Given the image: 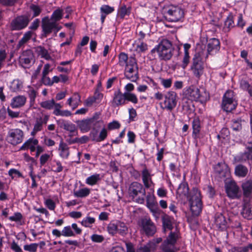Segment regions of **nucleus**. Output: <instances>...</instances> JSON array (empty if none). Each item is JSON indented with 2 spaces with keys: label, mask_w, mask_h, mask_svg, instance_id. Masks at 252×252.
<instances>
[{
  "label": "nucleus",
  "mask_w": 252,
  "mask_h": 252,
  "mask_svg": "<svg viewBox=\"0 0 252 252\" xmlns=\"http://www.w3.org/2000/svg\"><path fill=\"white\" fill-rule=\"evenodd\" d=\"M175 51V48L172 42L167 39H163L151 50L150 54L154 57V54L157 52L160 60L167 61L171 60Z\"/></svg>",
  "instance_id": "nucleus-1"
},
{
  "label": "nucleus",
  "mask_w": 252,
  "mask_h": 252,
  "mask_svg": "<svg viewBox=\"0 0 252 252\" xmlns=\"http://www.w3.org/2000/svg\"><path fill=\"white\" fill-rule=\"evenodd\" d=\"M126 101L136 104L138 103V98L134 94L128 92L123 93L119 89L114 93L113 99L111 101V105L114 107L122 106L126 104Z\"/></svg>",
  "instance_id": "nucleus-2"
},
{
  "label": "nucleus",
  "mask_w": 252,
  "mask_h": 252,
  "mask_svg": "<svg viewBox=\"0 0 252 252\" xmlns=\"http://www.w3.org/2000/svg\"><path fill=\"white\" fill-rule=\"evenodd\" d=\"M188 197L192 215L194 216L199 215L202 208L200 192L197 188H194L191 190L189 196H188Z\"/></svg>",
  "instance_id": "nucleus-3"
},
{
  "label": "nucleus",
  "mask_w": 252,
  "mask_h": 252,
  "mask_svg": "<svg viewBox=\"0 0 252 252\" xmlns=\"http://www.w3.org/2000/svg\"><path fill=\"white\" fill-rule=\"evenodd\" d=\"M165 19L170 22L183 21L184 18V11L180 7L170 5L164 9Z\"/></svg>",
  "instance_id": "nucleus-4"
},
{
  "label": "nucleus",
  "mask_w": 252,
  "mask_h": 252,
  "mask_svg": "<svg viewBox=\"0 0 252 252\" xmlns=\"http://www.w3.org/2000/svg\"><path fill=\"white\" fill-rule=\"evenodd\" d=\"M186 94L192 101H198L203 103L209 99V94L205 91L201 92L194 86H189L186 91Z\"/></svg>",
  "instance_id": "nucleus-5"
},
{
  "label": "nucleus",
  "mask_w": 252,
  "mask_h": 252,
  "mask_svg": "<svg viewBox=\"0 0 252 252\" xmlns=\"http://www.w3.org/2000/svg\"><path fill=\"white\" fill-rule=\"evenodd\" d=\"M203 53L201 52H196L192 58L190 69L193 75L199 79L204 72V65L202 62Z\"/></svg>",
  "instance_id": "nucleus-6"
},
{
  "label": "nucleus",
  "mask_w": 252,
  "mask_h": 252,
  "mask_svg": "<svg viewBox=\"0 0 252 252\" xmlns=\"http://www.w3.org/2000/svg\"><path fill=\"white\" fill-rule=\"evenodd\" d=\"M125 76L132 82H136L139 78L137 63L136 59L132 57L129 58L127 64L125 67Z\"/></svg>",
  "instance_id": "nucleus-7"
},
{
  "label": "nucleus",
  "mask_w": 252,
  "mask_h": 252,
  "mask_svg": "<svg viewBox=\"0 0 252 252\" xmlns=\"http://www.w3.org/2000/svg\"><path fill=\"white\" fill-rule=\"evenodd\" d=\"M237 105V101L235 97L234 93L231 90H228L224 94L221 108L222 110L227 112H231L234 110Z\"/></svg>",
  "instance_id": "nucleus-8"
},
{
  "label": "nucleus",
  "mask_w": 252,
  "mask_h": 252,
  "mask_svg": "<svg viewBox=\"0 0 252 252\" xmlns=\"http://www.w3.org/2000/svg\"><path fill=\"white\" fill-rule=\"evenodd\" d=\"M24 137L23 131L20 129L16 128L8 132L6 140L9 144L15 146L23 141Z\"/></svg>",
  "instance_id": "nucleus-9"
},
{
  "label": "nucleus",
  "mask_w": 252,
  "mask_h": 252,
  "mask_svg": "<svg viewBox=\"0 0 252 252\" xmlns=\"http://www.w3.org/2000/svg\"><path fill=\"white\" fill-rule=\"evenodd\" d=\"M34 62V56L31 50L23 51L19 57V63L24 68H29Z\"/></svg>",
  "instance_id": "nucleus-10"
},
{
  "label": "nucleus",
  "mask_w": 252,
  "mask_h": 252,
  "mask_svg": "<svg viewBox=\"0 0 252 252\" xmlns=\"http://www.w3.org/2000/svg\"><path fill=\"white\" fill-rule=\"evenodd\" d=\"M177 94L173 91H169L164 95V101L163 104L164 107L162 109H165L168 110H172L177 105Z\"/></svg>",
  "instance_id": "nucleus-11"
},
{
  "label": "nucleus",
  "mask_w": 252,
  "mask_h": 252,
  "mask_svg": "<svg viewBox=\"0 0 252 252\" xmlns=\"http://www.w3.org/2000/svg\"><path fill=\"white\" fill-rule=\"evenodd\" d=\"M28 16L21 15L17 17L11 22V26L13 30H21L25 28L30 22Z\"/></svg>",
  "instance_id": "nucleus-12"
},
{
  "label": "nucleus",
  "mask_w": 252,
  "mask_h": 252,
  "mask_svg": "<svg viewBox=\"0 0 252 252\" xmlns=\"http://www.w3.org/2000/svg\"><path fill=\"white\" fill-rule=\"evenodd\" d=\"M128 193L129 197L134 199L140 193L145 195L146 190L141 183L137 182H133L130 185L128 188Z\"/></svg>",
  "instance_id": "nucleus-13"
},
{
  "label": "nucleus",
  "mask_w": 252,
  "mask_h": 252,
  "mask_svg": "<svg viewBox=\"0 0 252 252\" xmlns=\"http://www.w3.org/2000/svg\"><path fill=\"white\" fill-rule=\"evenodd\" d=\"M215 173L220 179H224L230 175L228 166L225 162H219L214 167Z\"/></svg>",
  "instance_id": "nucleus-14"
},
{
  "label": "nucleus",
  "mask_w": 252,
  "mask_h": 252,
  "mask_svg": "<svg viewBox=\"0 0 252 252\" xmlns=\"http://www.w3.org/2000/svg\"><path fill=\"white\" fill-rule=\"evenodd\" d=\"M220 49V41L215 38L210 39L207 44V51L205 58H207L209 55H213L216 54Z\"/></svg>",
  "instance_id": "nucleus-15"
},
{
  "label": "nucleus",
  "mask_w": 252,
  "mask_h": 252,
  "mask_svg": "<svg viewBox=\"0 0 252 252\" xmlns=\"http://www.w3.org/2000/svg\"><path fill=\"white\" fill-rule=\"evenodd\" d=\"M142 226L145 234L148 236H153L157 231L155 225L150 219H143Z\"/></svg>",
  "instance_id": "nucleus-16"
},
{
  "label": "nucleus",
  "mask_w": 252,
  "mask_h": 252,
  "mask_svg": "<svg viewBox=\"0 0 252 252\" xmlns=\"http://www.w3.org/2000/svg\"><path fill=\"white\" fill-rule=\"evenodd\" d=\"M57 26L55 22H50L48 17H45L42 20V28L45 36L52 32V30Z\"/></svg>",
  "instance_id": "nucleus-17"
},
{
  "label": "nucleus",
  "mask_w": 252,
  "mask_h": 252,
  "mask_svg": "<svg viewBox=\"0 0 252 252\" xmlns=\"http://www.w3.org/2000/svg\"><path fill=\"white\" fill-rule=\"evenodd\" d=\"M48 120L49 117L47 115H45L44 118L41 117L36 118L31 135L34 136L37 132L41 131L42 129L43 125H46Z\"/></svg>",
  "instance_id": "nucleus-18"
},
{
  "label": "nucleus",
  "mask_w": 252,
  "mask_h": 252,
  "mask_svg": "<svg viewBox=\"0 0 252 252\" xmlns=\"http://www.w3.org/2000/svg\"><path fill=\"white\" fill-rule=\"evenodd\" d=\"M226 191L229 197L236 198L238 196L239 188L235 182H230L226 186Z\"/></svg>",
  "instance_id": "nucleus-19"
},
{
  "label": "nucleus",
  "mask_w": 252,
  "mask_h": 252,
  "mask_svg": "<svg viewBox=\"0 0 252 252\" xmlns=\"http://www.w3.org/2000/svg\"><path fill=\"white\" fill-rule=\"evenodd\" d=\"M241 188L244 196L249 197L252 193V178L246 179L242 183Z\"/></svg>",
  "instance_id": "nucleus-20"
},
{
  "label": "nucleus",
  "mask_w": 252,
  "mask_h": 252,
  "mask_svg": "<svg viewBox=\"0 0 252 252\" xmlns=\"http://www.w3.org/2000/svg\"><path fill=\"white\" fill-rule=\"evenodd\" d=\"M215 220L216 225L220 230L223 231L226 229L227 227V221L222 214H216Z\"/></svg>",
  "instance_id": "nucleus-21"
},
{
  "label": "nucleus",
  "mask_w": 252,
  "mask_h": 252,
  "mask_svg": "<svg viewBox=\"0 0 252 252\" xmlns=\"http://www.w3.org/2000/svg\"><path fill=\"white\" fill-rule=\"evenodd\" d=\"M57 123L61 128L69 131L72 133V135H74L75 132L77 133L76 127L74 124L63 120H59L57 121Z\"/></svg>",
  "instance_id": "nucleus-22"
},
{
  "label": "nucleus",
  "mask_w": 252,
  "mask_h": 252,
  "mask_svg": "<svg viewBox=\"0 0 252 252\" xmlns=\"http://www.w3.org/2000/svg\"><path fill=\"white\" fill-rule=\"evenodd\" d=\"M142 179L144 187L146 189H149L154 184L152 179V175L147 168H145L141 173Z\"/></svg>",
  "instance_id": "nucleus-23"
},
{
  "label": "nucleus",
  "mask_w": 252,
  "mask_h": 252,
  "mask_svg": "<svg viewBox=\"0 0 252 252\" xmlns=\"http://www.w3.org/2000/svg\"><path fill=\"white\" fill-rule=\"evenodd\" d=\"M193 129L192 137L194 139L199 138V133L201 130L200 121L198 117H195L192 122Z\"/></svg>",
  "instance_id": "nucleus-24"
},
{
  "label": "nucleus",
  "mask_w": 252,
  "mask_h": 252,
  "mask_svg": "<svg viewBox=\"0 0 252 252\" xmlns=\"http://www.w3.org/2000/svg\"><path fill=\"white\" fill-rule=\"evenodd\" d=\"M27 100L26 97L24 95H18L14 97L10 103L13 108H19L23 106Z\"/></svg>",
  "instance_id": "nucleus-25"
},
{
  "label": "nucleus",
  "mask_w": 252,
  "mask_h": 252,
  "mask_svg": "<svg viewBox=\"0 0 252 252\" xmlns=\"http://www.w3.org/2000/svg\"><path fill=\"white\" fill-rule=\"evenodd\" d=\"M38 141L36 139L30 138L27 140L20 148V150H25L30 149L31 152H34L36 150L35 146L38 145Z\"/></svg>",
  "instance_id": "nucleus-26"
},
{
  "label": "nucleus",
  "mask_w": 252,
  "mask_h": 252,
  "mask_svg": "<svg viewBox=\"0 0 252 252\" xmlns=\"http://www.w3.org/2000/svg\"><path fill=\"white\" fill-rule=\"evenodd\" d=\"M67 104L72 110L76 108L81 103V96L78 93H74L72 97L67 99Z\"/></svg>",
  "instance_id": "nucleus-27"
},
{
  "label": "nucleus",
  "mask_w": 252,
  "mask_h": 252,
  "mask_svg": "<svg viewBox=\"0 0 252 252\" xmlns=\"http://www.w3.org/2000/svg\"><path fill=\"white\" fill-rule=\"evenodd\" d=\"M252 159V142H249L246 145V151L241 154L240 159L246 161Z\"/></svg>",
  "instance_id": "nucleus-28"
},
{
  "label": "nucleus",
  "mask_w": 252,
  "mask_h": 252,
  "mask_svg": "<svg viewBox=\"0 0 252 252\" xmlns=\"http://www.w3.org/2000/svg\"><path fill=\"white\" fill-rule=\"evenodd\" d=\"M241 214L244 218L247 220L252 219V210L251 203L246 202L244 203Z\"/></svg>",
  "instance_id": "nucleus-29"
},
{
  "label": "nucleus",
  "mask_w": 252,
  "mask_h": 252,
  "mask_svg": "<svg viewBox=\"0 0 252 252\" xmlns=\"http://www.w3.org/2000/svg\"><path fill=\"white\" fill-rule=\"evenodd\" d=\"M62 105L60 103H57L53 112L54 115L62 117H68L71 115V113L69 110H62Z\"/></svg>",
  "instance_id": "nucleus-30"
},
{
  "label": "nucleus",
  "mask_w": 252,
  "mask_h": 252,
  "mask_svg": "<svg viewBox=\"0 0 252 252\" xmlns=\"http://www.w3.org/2000/svg\"><path fill=\"white\" fill-rule=\"evenodd\" d=\"M174 219L172 217L165 214L162 217V221L163 226L164 229H167L171 230L173 228V222Z\"/></svg>",
  "instance_id": "nucleus-31"
},
{
  "label": "nucleus",
  "mask_w": 252,
  "mask_h": 252,
  "mask_svg": "<svg viewBox=\"0 0 252 252\" xmlns=\"http://www.w3.org/2000/svg\"><path fill=\"white\" fill-rule=\"evenodd\" d=\"M93 122L89 119H86L80 121L78 123V126L83 132H88L92 127Z\"/></svg>",
  "instance_id": "nucleus-32"
},
{
  "label": "nucleus",
  "mask_w": 252,
  "mask_h": 252,
  "mask_svg": "<svg viewBox=\"0 0 252 252\" xmlns=\"http://www.w3.org/2000/svg\"><path fill=\"white\" fill-rule=\"evenodd\" d=\"M248 173V168L242 164H238L235 168V174L239 177H245Z\"/></svg>",
  "instance_id": "nucleus-33"
},
{
  "label": "nucleus",
  "mask_w": 252,
  "mask_h": 252,
  "mask_svg": "<svg viewBox=\"0 0 252 252\" xmlns=\"http://www.w3.org/2000/svg\"><path fill=\"white\" fill-rule=\"evenodd\" d=\"M59 150L60 151V155L62 158H68L69 155V147L63 140H61L60 143Z\"/></svg>",
  "instance_id": "nucleus-34"
},
{
  "label": "nucleus",
  "mask_w": 252,
  "mask_h": 252,
  "mask_svg": "<svg viewBox=\"0 0 252 252\" xmlns=\"http://www.w3.org/2000/svg\"><path fill=\"white\" fill-rule=\"evenodd\" d=\"M146 204L147 207L151 211H153L156 206V197L153 192H148L146 196Z\"/></svg>",
  "instance_id": "nucleus-35"
},
{
  "label": "nucleus",
  "mask_w": 252,
  "mask_h": 252,
  "mask_svg": "<svg viewBox=\"0 0 252 252\" xmlns=\"http://www.w3.org/2000/svg\"><path fill=\"white\" fill-rule=\"evenodd\" d=\"M189 188L186 182L181 183L177 189V194L180 196H188Z\"/></svg>",
  "instance_id": "nucleus-36"
},
{
  "label": "nucleus",
  "mask_w": 252,
  "mask_h": 252,
  "mask_svg": "<svg viewBox=\"0 0 252 252\" xmlns=\"http://www.w3.org/2000/svg\"><path fill=\"white\" fill-rule=\"evenodd\" d=\"M117 227V232L122 236L126 235L128 232V228L124 222L118 221Z\"/></svg>",
  "instance_id": "nucleus-37"
},
{
  "label": "nucleus",
  "mask_w": 252,
  "mask_h": 252,
  "mask_svg": "<svg viewBox=\"0 0 252 252\" xmlns=\"http://www.w3.org/2000/svg\"><path fill=\"white\" fill-rule=\"evenodd\" d=\"M90 193V189L88 188H85L79 189L78 190H74L73 194L74 196L79 198L86 197Z\"/></svg>",
  "instance_id": "nucleus-38"
},
{
  "label": "nucleus",
  "mask_w": 252,
  "mask_h": 252,
  "mask_svg": "<svg viewBox=\"0 0 252 252\" xmlns=\"http://www.w3.org/2000/svg\"><path fill=\"white\" fill-rule=\"evenodd\" d=\"M63 15V10L58 8L53 12L51 16V20L56 23L62 19Z\"/></svg>",
  "instance_id": "nucleus-39"
},
{
  "label": "nucleus",
  "mask_w": 252,
  "mask_h": 252,
  "mask_svg": "<svg viewBox=\"0 0 252 252\" xmlns=\"http://www.w3.org/2000/svg\"><path fill=\"white\" fill-rule=\"evenodd\" d=\"M35 52L39 56H40L41 58L46 60H48L50 58V56L48 51L44 47L41 46L36 47L35 48Z\"/></svg>",
  "instance_id": "nucleus-40"
},
{
  "label": "nucleus",
  "mask_w": 252,
  "mask_h": 252,
  "mask_svg": "<svg viewBox=\"0 0 252 252\" xmlns=\"http://www.w3.org/2000/svg\"><path fill=\"white\" fill-rule=\"evenodd\" d=\"M131 7H126V5H122L119 9L118 12V16L121 18L123 19L125 16L129 15L130 13Z\"/></svg>",
  "instance_id": "nucleus-41"
},
{
  "label": "nucleus",
  "mask_w": 252,
  "mask_h": 252,
  "mask_svg": "<svg viewBox=\"0 0 252 252\" xmlns=\"http://www.w3.org/2000/svg\"><path fill=\"white\" fill-rule=\"evenodd\" d=\"M231 128L236 131H240L242 129V119L240 118L233 119L231 121Z\"/></svg>",
  "instance_id": "nucleus-42"
},
{
  "label": "nucleus",
  "mask_w": 252,
  "mask_h": 252,
  "mask_svg": "<svg viewBox=\"0 0 252 252\" xmlns=\"http://www.w3.org/2000/svg\"><path fill=\"white\" fill-rule=\"evenodd\" d=\"M234 26L233 16L230 14L227 16L224 22V29L225 31H229L230 29Z\"/></svg>",
  "instance_id": "nucleus-43"
},
{
  "label": "nucleus",
  "mask_w": 252,
  "mask_h": 252,
  "mask_svg": "<svg viewBox=\"0 0 252 252\" xmlns=\"http://www.w3.org/2000/svg\"><path fill=\"white\" fill-rule=\"evenodd\" d=\"M100 180V174H95L89 177L86 180V183L90 186H93L97 184Z\"/></svg>",
  "instance_id": "nucleus-44"
},
{
  "label": "nucleus",
  "mask_w": 252,
  "mask_h": 252,
  "mask_svg": "<svg viewBox=\"0 0 252 252\" xmlns=\"http://www.w3.org/2000/svg\"><path fill=\"white\" fill-rule=\"evenodd\" d=\"M129 58L126 54L124 52H121L119 55V62L118 64L121 66H126L127 64Z\"/></svg>",
  "instance_id": "nucleus-45"
},
{
  "label": "nucleus",
  "mask_w": 252,
  "mask_h": 252,
  "mask_svg": "<svg viewBox=\"0 0 252 252\" xmlns=\"http://www.w3.org/2000/svg\"><path fill=\"white\" fill-rule=\"evenodd\" d=\"M57 103H56L55 100L52 99L51 100H46L41 102L40 106L43 108L51 110L53 108H55V106Z\"/></svg>",
  "instance_id": "nucleus-46"
},
{
  "label": "nucleus",
  "mask_w": 252,
  "mask_h": 252,
  "mask_svg": "<svg viewBox=\"0 0 252 252\" xmlns=\"http://www.w3.org/2000/svg\"><path fill=\"white\" fill-rule=\"evenodd\" d=\"M23 87L22 83L18 79L14 80L11 84L10 90L12 92H17L21 90Z\"/></svg>",
  "instance_id": "nucleus-47"
},
{
  "label": "nucleus",
  "mask_w": 252,
  "mask_h": 252,
  "mask_svg": "<svg viewBox=\"0 0 252 252\" xmlns=\"http://www.w3.org/2000/svg\"><path fill=\"white\" fill-rule=\"evenodd\" d=\"M32 34L33 32L32 31L26 32L24 34L23 37L19 40L17 45L18 47H20L29 40L31 38Z\"/></svg>",
  "instance_id": "nucleus-48"
},
{
  "label": "nucleus",
  "mask_w": 252,
  "mask_h": 252,
  "mask_svg": "<svg viewBox=\"0 0 252 252\" xmlns=\"http://www.w3.org/2000/svg\"><path fill=\"white\" fill-rule=\"evenodd\" d=\"M162 247L164 252H175L177 251L174 245L165 242L163 243Z\"/></svg>",
  "instance_id": "nucleus-49"
},
{
  "label": "nucleus",
  "mask_w": 252,
  "mask_h": 252,
  "mask_svg": "<svg viewBox=\"0 0 252 252\" xmlns=\"http://www.w3.org/2000/svg\"><path fill=\"white\" fill-rule=\"evenodd\" d=\"M62 231V236L64 237H74L75 236V233L72 230L71 226L70 225H68L65 226L63 229Z\"/></svg>",
  "instance_id": "nucleus-50"
},
{
  "label": "nucleus",
  "mask_w": 252,
  "mask_h": 252,
  "mask_svg": "<svg viewBox=\"0 0 252 252\" xmlns=\"http://www.w3.org/2000/svg\"><path fill=\"white\" fill-rule=\"evenodd\" d=\"M95 222V219L94 218L87 217L84 218L81 222L82 225L85 227H90L91 224L94 223Z\"/></svg>",
  "instance_id": "nucleus-51"
},
{
  "label": "nucleus",
  "mask_w": 252,
  "mask_h": 252,
  "mask_svg": "<svg viewBox=\"0 0 252 252\" xmlns=\"http://www.w3.org/2000/svg\"><path fill=\"white\" fill-rule=\"evenodd\" d=\"M24 250L28 252H36L37 250V243H31L24 246Z\"/></svg>",
  "instance_id": "nucleus-52"
},
{
  "label": "nucleus",
  "mask_w": 252,
  "mask_h": 252,
  "mask_svg": "<svg viewBox=\"0 0 252 252\" xmlns=\"http://www.w3.org/2000/svg\"><path fill=\"white\" fill-rule=\"evenodd\" d=\"M28 94L30 98L31 104H33L35 101V99L36 96V92L32 87H29Z\"/></svg>",
  "instance_id": "nucleus-53"
},
{
  "label": "nucleus",
  "mask_w": 252,
  "mask_h": 252,
  "mask_svg": "<svg viewBox=\"0 0 252 252\" xmlns=\"http://www.w3.org/2000/svg\"><path fill=\"white\" fill-rule=\"evenodd\" d=\"M107 136V132L106 129L103 127L99 133L98 137L94 138L95 141L99 142L104 140Z\"/></svg>",
  "instance_id": "nucleus-54"
},
{
  "label": "nucleus",
  "mask_w": 252,
  "mask_h": 252,
  "mask_svg": "<svg viewBox=\"0 0 252 252\" xmlns=\"http://www.w3.org/2000/svg\"><path fill=\"white\" fill-rule=\"evenodd\" d=\"M99 114L95 113L93 117L89 119V120H92L93 123V125H96V124H98L99 126H102L103 125V122L99 118Z\"/></svg>",
  "instance_id": "nucleus-55"
},
{
  "label": "nucleus",
  "mask_w": 252,
  "mask_h": 252,
  "mask_svg": "<svg viewBox=\"0 0 252 252\" xmlns=\"http://www.w3.org/2000/svg\"><path fill=\"white\" fill-rule=\"evenodd\" d=\"M117 222H110L107 226V229L108 233L112 235H114L117 232Z\"/></svg>",
  "instance_id": "nucleus-56"
},
{
  "label": "nucleus",
  "mask_w": 252,
  "mask_h": 252,
  "mask_svg": "<svg viewBox=\"0 0 252 252\" xmlns=\"http://www.w3.org/2000/svg\"><path fill=\"white\" fill-rule=\"evenodd\" d=\"M30 9L33 12L32 17H35L38 16L41 12V9L38 5L32 4L30 5Z\"/></svg>",
  "instance_id": "nucleus-57"
},
{
  "label": "nucleus",
  "mask_w": 252,
  "mask_h": 252,
  "mask_svg": "<svg viewBox=\"0 0 252 252\" xmlns=\"http://www.w3.org/2000/svg\"><path fill=\"white\" fill-rule=\"evenodd\" d=\"M100 12L105 14H109L114 11V8L108 5H103L100 7Z\"/></svg>",
  "instance_id": "nucleus-58"
},
{
  "label": "nucleus",
  "mask_w": 252,
  "mask_h": 252,
  "mask_svg": "<svg viewBox=\"0 0 252 252\" xmlns=\"http://www.w3.org/2000/svg\"><path fill=\"white\" fill-rule=\"evenodd\" d=\"M176 241L177 237L176 236L175 233L171 232L170 234L167 238L166 240H165L164 242L170 243L171 244L175 245V243H176Z\"/></svg>",
  "instance_id": "nucleus-59"
},
{
  "label": "nucleus",
  "mask_w": 252,
  "mask_h": 252,
  "mask_svg": "<svg viewBox=\"0 0 252 252\" xmlns=\"http://www.w3.org/2000/svg\"><path fill=\"white\" fill-rule=\"evenodd\" d=\"M160 83L161 85L165 88H169L171 87L172 82V79L171 78L169 79H164L160 78Z\"/></svg>",
  "instance_id": "nucleus-60"
},
{
  "label": "nucleus",
  "mask_w": 252,
  "mask_h": 252,
  "mask_svg": "<svg viewBox=\"0 0 252 252\" xmlns=\"http://www.w3.org/2000/svg\"><path fill=\"white\" fill-rule=\"evenodd\" d=\"M189 62V53L186 52V53H184V57L182 61V64L181 66L183 68L185 69L188 65Z\"/></svg>",
  "instance_id": "nucleus-61"
},
{
  "label": "nucleus",
  "mask_w": 252,
  "mask_h": 252,
  "mask_svg": "<svg viewBox=\"0 0 252 252\" xmlns=\"http://www.w3.org/2000/svg\"><path fill=\"white\" fill-rule=\"evenodd\" d=\"M41 81L45 86H51L53 85L52 80L47 75H42Z\"/></svg>",
  "instance_id": "nucleus-62"
},
{
  "label": "nucleus",
  "mask_w": 252,
  "mask_h": 252,
  "mask_svg": "<svg viewBox=\"0 0 252 252\" xmlns=\"http://www.w3.org/2000/svg\"><path fill=\"white\" fill-rule=\"evenodd\" d=\"M249 250H252V244H249L245 247L235 249L233 252H248Z\"/></svg>",
  "instance_id": "nucleus-63"
},
{
  "label": "nucleus",
  "mask_w": 252,
  "mask_h": 252,
  "mask_svg": "<svg viewBox=\"0 0 252 252\" xmlns=\"http://www.w3.org/2000/svg\"><path fill=\"white\" fill-rule=\"evenodd\" d=\"M120 124L116 121H114L108 125V128L109 130H112L114 129H118L120 127Z\"/></svg>",
  "instance_id": "nucleus-64"
}]
</instances>
